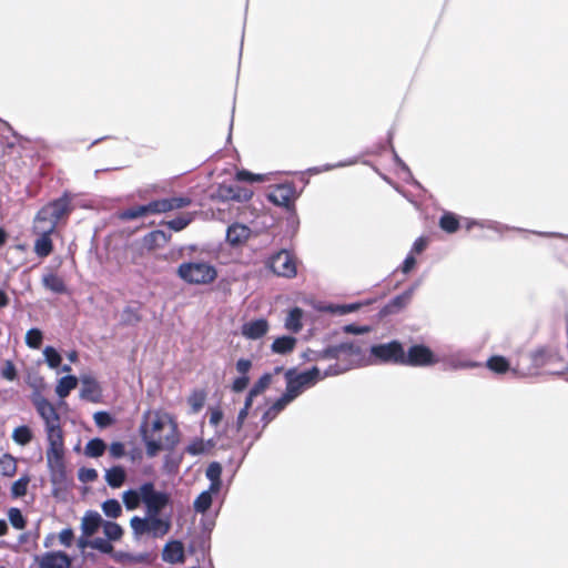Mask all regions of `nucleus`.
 Returning a JSON list of instances; mask_svg holds the SVG:
<instances>
[{
    "instance_id": "1",
    "label": "nucleus",
    "mask_w": 568,
    "mask_h": 568,
    "mask_svg": "<svg viewBox=\"0 0 568 568\" xmlns=\"http://www.w3.org/2000/svg\"><path fill=\"white\" fill-rule=\"evenodd\" d=\"M74 194L64 191L61 196L43 205L33 220V232L38 235L33 248H54L57 240H61L60 224L67 223L74 211Z\"/></svg>"
},
{
    "instance_id": "2",
    "label": "nucleus",
    "mask_w": 568,
    "mask_h": 568,
    "mask_svg": "<svg viewBox=\"0 0 568 568\" xmlns=\"http://www.w3.org/2000/svg\"><path fill=\"white\" fill-rule=\"evenodd\" d=\"M133 539L140 541L143 536L154 539L163 538L172 528V509L168 514H156L140 517L134 515L130 519Z\"/></svg>"
},
{
    "instance_id": "3",
    "label": "nucleus",
    "mask_w": 568,
    "mask_h": 568,
    "mask_svg": "<svg viewBox=\"0 0 568 568\" xmlns=\"http://www.w3.org/2000/svg\"><path fill=\"white\" fill-rule=\"evenodd\" d=\"M176 275L186 284L206 285L216 280L217 270L210 262H205L203 260H190L182 262L176 267Z\"/></svg>"
},
{
    "instance_id": "4",
    "label": "nucleus",
    "mask_w": 568,
    "mask_h": 568,
    "mask_svg": "<svg viewBox=\"0 0 568 568\" xmlns=\"http://www.w3.org/2000/svg\"><path fill=\"white\" fill-rule=\"evenodd\" d=\"M438 225L440 230L448 234L456 233L462 226H464L467 231H470L474 226L488 227L500 234L504 231H510V229L507 225L500 224L498 222L486 221L481 223L474 219L462 217L458 214L450 211L443 212V214L439 217Z\"/></svg>"
},
{
    "instance_id": "5",
    "label": "nucleus",
    "mask_w": 568,
    "mask_h": 568,
    "mask_svg": "<svg viewBox=\"0 0 568 568\" xmlns=\"http://www.w3.org/2000/svg\"><path fill=\"white\" fill-rule=\"evenodd\" d=\"M403 355L404 344L398 339L372 344L366 356V366L379 364L402 365Z\"/></svg>"
},
{
    "instance_id": "6",
    "label": "nucleus",
    "mask_w": 568,
    "mask_h": 568,
    "mask_svg": "<svg viewBox=\"0 0 568 568\" xmlns=\"http://www.w3.org/2000/svg\"><path fill=\"white\" fill-rule=\"evenodd\" d=\"M296 251H273L265 263L266 268L277 276L293 278L297 274L300 260L295 255Z\"/></svg>"
},
{
    "instance_id": "7",
    "label": "nucleus",
    "mask_w": 568,
    "mask_h": 568,
    "mask_svg": "<svg viewBox=\"0 0 568 568\" xmlns=\"http://www.w3.org/2000/svg\"><path fill=\"white\" fill-rule=\"evenodd\" d=\"M301 196V191L296 190L293 181H285L274 186L273 191L266 193V200L275 206L283 207L285 211L293 210L295 201Z\"/></svg>"
},
{
    "instance_id": "8",
    "label": "nucleus",
    "mask_w": 568,
    "mask_h": 568,
    "mask_svg": "<svg viewBox=\"0 0 568 568\" xmlns=\"http://www.w3.org/2000/svg\"><path fill=\"white\" fill-rule=\"evenodd\" d=\"M528 357L530 359V366L527 375L532 374V371L537 372L547 365L564 362L559 347L554 344L539 345L529 352Z\"/></svg>"
},
{
    "instance_id": "9",
    "label": "nucleus",
    "mask_w": 568,
    "mask_h": 568,
    "mask_svg": "<svg viewBox=\"0 0 568 568\" xmlns=\"http://www.w3.org/2000/svg\"><path fill=\"white\" fill-rule=\"evenodd\" d=\"M437 362L438 357L434 351L423 343L413 344L407 351L404 348L402 359V365L404 366L427 367L435 365Z\"/></svg>"
},
{
    "instance_id": "10",
    "label": "nucleus",
    "mask_w": 568,
    "mask_h": 568,
    "mask_svg": "<svg viewBox=\"0 0 568 568\" xmlns=\"http://www.w3.org/2000/svg\"><path fill=\"white\" fill-rule=\"evenodd\" d=\"M152 488L142 495V504L144 505L145 516L162 514L161 511L172 509L173 499L171 494L164 489H155V484L151 480Z\"/></svg>"
},
{
    "instance_id": "11",
    "label": "nucleus",
    "mask_w": 568,
    "mask_h": 568,
    "mask_svg": "<svg viewBox=\"0 0 568 568\" xmlns=\"http://www.w3.org/2000/svg\"><path fill=\"white\" fill-rule=\"evenodd\" d=\"M253 196V191L247 186H242L235 182L226 184L221 183L210 194L212 200L221 202L233 201L236 203H246Z\"/></svg>"
},
{
    "instance_id": "12",
    "label": "nucleus",
    "mask_w": 568,
    "mask_h": 568,
    "mask_svg": "<svg viewBox=\"0 0 568 568\" xmlns=\"http://www.w3.org/2000/svg\"><path fill=\"white\" fill-rule=\"evenodd\" d=\"M285 390L284 394L292 403L301 396L306 389L313 387L308 377L297 367H290L284 372Z\"/></svg>"
},
{
    "instance_id": "13",
    "label": "nucleus",
    "mask_w": 568,
    "mask_h": 568,
    "mask_svg": "<svg viewBox=\"0 0 568 568\" xmlns=\"http://www.w3.org/2000/svg\"><path fill=\"white\" fill-rule=\"evenodd\" d=\"M216 523L211 519L201 518L200 519V532L196 534L187 545V551L191 555H195L196 552H201L202 558L204 559L210 555L211 551V535L215 528Z\"/></svg>"
},
{
    "instance_id": "14",
    "label": "nucleus",
    "mask_w": 568,
    "mask_h": 568,
    "mask_svg": "<svg viewBox=\"0 0 568 568\" xmlns=\"http://www.w3.org/2000/svg\"><path fill=\"white\" fill-rule=\"evenodd\" d=\"M422 278L413 282L400 294L393 296L377 313V318L383 320L389 315L400 313L412 301L415 291L420 286Z\"/></svg>"
},
{
    "instance_id": "15",
    "label": "nucleus",
    "mask_w": 568,
    "mask_h": 568,
    "mask_svg": "<svg viewBox=\"0 0 568 568\" xmlns=\"http://www.w3.org/2000/svg\"><path fill=\"white\" fill-rule=\"evenodd\" d=\"M38 568H71L73 557L64 550H49L33 557Z\"/></svg>"
},
{
    "instance_id": "16",
    "label": "nucleus",
    "mask_w": 568,
    "mask_h": 568,
    "mask_svg": "<svg viewBox=\"0 0 568 568\" xmlns=\"http://www.w3.org/2000/svg\"><path fill=\"white\" fill-rule=\"evenodd\" d=\"M79 379L82 384L80 398L91 403H101L103 390L99 381L91 374H82Z\"/></svg>"
},
{
    "instance_id": "17",
    "label": "nucleus",
    "mask_w": 568,
    "mask_h": 568,
    "mask_svg": "<svg viewBox=\"0 0 568 568\" xmlns=\"http://www.w3.org/2000/svg\"><path fill=\"white\" fill-rule=\"evenodd\" d=\"M214 496L206 490H202L193 500V510L201 515V518L211 519L216 523L219 517L221 505L215 510H211Z\"/></svg>"
},
{
    "instance_id": "18",
    "label": "nucleus",
    "mask_w": 568,
    "mask_h": 568,
    "mask_svg": "<svg viewBox=\"0 0 568 568\" xmlns=\"http://www.w3.org/2000/svg\"><path fill=\"white\" fill-rule=\"evenodd\" d=\"M255 235L256 233L253 232L246 224L239 222L232 223L225 231V240L233 247L244 245L246 241Z\"/></svg>"
},
{
    "instance_id": "19",
    "label": "nucleus",
    "mask_w": 568,
    "mask_h": 568,
    "mask_svg": "<svg viewBox=\"0 0 568 568\" xmlns=\"http://www.w3.org/2000/svg\"><path fill=\"white\" fill-rule=\"evenodd\" d=\"M332 349L334 353L335 359L339 358V355L344 353L347 356H355V359H351L354 362L356 367L366 366V354L356 343L352 341L342 342L339 344L332 345Z\"/></svg>"
},
{
    "instance_id": "20",
    "label": "nucleus",
    "mask_w": 568,
    "mask_h": 568,
    "mask_svg": "<svg viewBox=\"0 0 568 568\" xmlns=\"http://www.w3.org/2000/svg\"><path fill=\"white\" fill-rule=\"evenodd\" d=\"M113 560L118 564H145L152 566L158 560V554L153 551H144L140 554H133L124 550H116L113 554Z\"/></svg>"
},
{
    "instance_id": "21",
    "label": "nucleus",
    "mask_w": 568,
    "mask_h": 568,
    "mask_svg": "<svg viewBox=\"0 0 568 568\" xmlns=\"http://www.w3.org/2000/svg\"><path fill=\"white\" fill-rule=\"evenodd\" d=\"M393 136H394V133L392 130L388 131L387 133V141H386V146L384 148V150H389L393 154V161L395 163V165L403 172L406 174V178L404 179L406 183L410 184L412 186L416 187V189H419V190H423L425 191V189L423 187V185L414 178L409 166L402 160V158L397 154L395 148H394V144H393Z\"/></svg>"
},
{
    "instance_id": "22",
    "label": "nucleus",
    "mask_w": 568,
    "mask_h": 568,
    "mask_svg": "<svg viewBox=\"0 0 568 568\" xmlns=\"http://www.w3.org/2000/svg\"><path fill=\"white\" fill-rule=\"evenodd\" d=\"M270 329L268 321L265 317H258L247 321L241 326V334L251 341L264 337Z\"/></svg>"
},
{
    "instance_id": "23",
    "label": "nucleus",
    "mask_w": 568,
    "mask_h": 568,
    "mask_svg": "<svg viewBox=\"0 0 568 568\" xmlns=\"http://www.w3.org/2000/svg\"><path fill=\"white\" fill-rule=\"evenodd\" d=\"M374 300H367L365 302H353V303H344V304H335V303H326L316 305L315 308L317 311L328 313L332 315H346L349 313L357 312L364 305H368L373 303Z\"/></svg>"
},
{
    "instance_id": "24",
    "label": "nucleus",
    "mask_w": 568,
    "mask_h": 568,
    "mask_svg": "<svg viewBox=\"0 0 568 568\" xmlns=\"http://www.w3.org/2000/svg\"><path fill=\"white\" fill-rule=\"evenodd\" d=\"M151 480L143 481L138 487L128 488L122 493V501L126 510H134L142 503V495L151 489Z\"/></svg>"
},
{
    "instance_id": "25",
    "label": "nucleus",
    "mask_w": 568,
    "mask_h": 568,
    "mask_svg": "<svg viewBox=\"0 0 568 568\" xmlns=\"http://www.w3.org/2000/svg\"><path fill=\"white\" fill-rule=\"evenodd\" d=\"M485 365L490 372H493L497 375H503L507 372H511L513 375L516 377H526L527 376V373L520 372L517 367L513 368L510 361L503 355H491L486 361Z\"/></svg>"
},
{
    "instance_id": "26",
    "label": "nucleus",
    "mask_w": 568,
    "mask_h": 568,
    "mask_svg": "<svg viewBox=\"0 0 568 568\" xmlns=\"http://www.w3.org/2000/svg\"><path fill=\"white\" fill-rule=\"evenodd\" d=\"M50 481L52 484L51 495L55 499H62V491L73 485V479L69 477L67 467L51 471Z\"/></svg>"
},
{
    "instance_id": "27",
    "label": "nucleus",
    "mask_w": 568,
    "mask_h": 568,
    "mask_svg": "<svg viewBox=\"0 0 568 568\" xmlns=\"http://www.w3.org/2000/svg\"><path fill=\"white\" fill-rule=\"evenodd\" d=\"M184 546L180 539H170L162 549V560L175 565L184 560Z\"/></svg>"
},
{
    "instance_id": "28",
    "label": "nucleus",
    "mask_w": 568,
    "mask_h": 568,
    "mask_svg": "<svg viewBox=\"0 0 568 568\" xmlns=\"http://www.w3.org/2000/svg\"><path fill=\"white\" fill-rule=\"evenodd\" d=\"M291 402L284 394H281L274 403L263 413L261 417L262 429L266 428L270 423H272L278 414H281Z\"/></svg>"
},
{
    "instance_id": "29",
    "label": "nucleus",
    "mask_w": 568,
    "mask_h": 568,
    "mask_svg": "<svg viewBox=\"0 0 568 568\" xmlns=\"http://www.w3.org/2000/svg\"><path fill=\"white\" fill-rule=\"evenodd\" d=\"M297 342V338L292 334L277 336L271 344V352L282 356L288 355L295 349Z\"/></svg>"
},
{
    "instance_id": "30",
    "label": "nucleus",
    "mask_w": 568,
    "mask_h": 568,
    "mask_svg": "<svg viewBox=\"0 0 568 568\" xmlns=\"http://www.w3.org/2000/svg\"><path fill=\"white\" fill-rule=\"evenodd\" d=\"M171 237L172 235L169 231L163 229L152 230L143 236L141 248H162Z\"/></svg>"
},
{
    "instance_id": "31",
    "label": "nucleus",
    "mask_w": 568,
    "mask_h": 568,
    "mask_svg": "<svg viewBox=\"0 0 568 568\" xmlns=\"http://www.w3.org/2000/svg\"><path fill=\"white\" fill-rule=\"evenodd\" d=\"M103 523L104 519L97 510L89 509L82 517L80 528L83 535L91 536L95 534L100 527L103 526Z\"/></svg>"
},
{
    "instance_id": "32",
    "label": "nucleus",
    "mask_w": 568,
    "mask_h": 568,
    "mask_svg": "<svg viewBox=\"0 0 568 568\" xmlns=\"http://www.w3.org/2000/svg\"><path fill=\"white\" fill-rule=\"evenodd\" d=\"M45 433L48 448L62 450L64 449L63 432L59 422L47 423Z\"/></svg>"
},
{
    "instance_id": "33",
    "label": "nucleus",
    "mask_w": 568,
    "mask_h": 568,
    "mask_svg": "<svg viewBox=\"0 0 568 568\" xmlns=\"http://www.w3.org/2000/svg\"><path fill=\"white\" fill-rule=\"evenodd\" d=\"M195 213H182L174 219L169 221H161L160 225L165 226L164 231H169L172 234L173 232H180L189 226L194 220Z\"/></svg>"
},
{
    "instance_id": "34",
    "label": "nucleus",
    "mask_w": 568,
    "mask_h": 568,
    "mask_svg": "<svg viewBox=\"0 0 568 568\" xmlns=\"http://www.w3.org/2000/svg\"><path fill=\"white\" fill-rule=\"evenodd\" d=\"M42 285L48 291L58 295L67 294L69 292L63 278L53 272H50L42 276Z\"/></svg>"
},
{
    "instance_id": "35",
    "label": "nucleus",
    "mask_w": 568,
    "mask_h": 568,
    "mask_svg": "<svg viewBox=\"0 0 568 568\" xmlns=\"http://www.w3.org/2000/svg\"><path fill=\"white\" fill-rule=\"evenodd\" d=\"M126 478V470L124 466L118 464L113 465L109 469L105 470L104 479L112 489L120 488Z\"/></svg>"
},
{
    "instance_id": "36",
    "label": "nucleus",
    "mask_w": 568,
    "mask_h": 568,
    "mask_svg": "<svg viewBox=\"0 0 568 568\" xmlns=\"http://www.w3.org/2000/svg\"><path fill=\"white\" fill-rule=\"evenodd\" d=\"M141 442L145 447V455L149 458H153L158 456L161 450H165L163 446V440L161 437L151 436L146 430L141 429Z\"/></svg>"
},
{
    "instance_id": "37",
    "label": "nucleus",
    "mask_w": 568,
    "mask_h": 568,
    "mask_svg": "<svg viewBox=\"0 0 568 568\" xmlns=\"http://www.w3.org/2000/svg\"><path fill=\"white\" fill-rule=\"evenodd\" d=\"M78 377L72 374H65L58 379L55 385V394L60 398V403L65 404V397L69 396L70 392L77 386Z\"/></svg>"
},
{
    "instance_id": "38",
    "label": "nucleus",
    "mask_w": 568,
    "mask_h": 568,
    "mask_svg": "<svg viewBox=\"0 0 568 568\" xmlns=\"http://www.w3.org/2000/svg\"><path fill=\"white\" fill-rule=\"evenodd\" d=\"M304 311L300 306H294L288 311L285 318V328L293 334H297L303 329Z\"/></svg>"
},
{
    "instance_id": "39",
    "label": "nucleus",
    "mask_w": 568,
    "mask_h": 568,
    "mask_svg": "<svg viewBox=\"0 0 568 568\" xmlns=\"http://www.w3.org/2000/svg\"><path fill=\"white\" fill-rule=\"evenodd\" d=\"M513 232L518 234L520 237L527 240L526 244H536L535 242L529 241L532 236H538L542 239H560L564 242L568 243V234L557 233V232H535L525 229H511Z\"/></svg>"
},
{
    "instance_id": "40",
    "label": "nucleus",
    "mask_w": 568,
    "mask_h": 568,
    "mask_svg": "<svg viewBox=\"0 0 568 568\" xmlns=\"http://www.w3.org/2000/svg\"><path fill=\"white\" fill-rule=\"evenodd\" d=\"M183 453L178 454L174 450L169 452L163 457V471L169 476H175L180 471V466L183 460Z\"/></svg>"
},
{
    "instance_id": "41",
    "label": "nucleus",
    "mask_w": 568,
    "mask_h": 568,
    "mask_svg": "<svg viewBox=\"0 0 568 568\" xmlns=\"http://www.w3.org/2000/svg\"><path fill=\"white\" fill-rule=\"evenodd\" d=\"M45 457L49 473L67 467L64 462V449L58 450L47 448Z\"/></svg>"
},
{
    "instance_id": "42",
    "label": "nucleus",
    "mask_w": 568,
    "mask_h": 568,
    "mask_svg": "<svg viewBox=\"0 0 568 568\" xmlns=\"http://www.w3.org/2000/svg\"><path fill=\"white\" fill-rule=\"evenodd\" d=\"M165 417L168 418L170 425H171V432L165 436L163 440L164 449L168 452L174 450V448L180 443V432L176 422L170 414H165Z\"/></svg>"
},
{
    "instance_id": "43",
    "label": "nucleus",
    "mask_w": 568,
    "mask_h": 568,
    "mask_svg": "<svg viewBox=\"0 0 568 568\" xmlns=\"http://www.w3.org/2000/svg\"><path fill=\"white\" fill-rule=\"evenodd\" d=\"M106 447L104 439L101 437H93L85 444L84 455L89 458H99L104 454Z\"/></svg>"
},
{
    "instance_id": "44",
    "label": "nucleus",
    "mask_w": 568,
    "mask_h": 568,
    "mask_svg": "<svg viewBox=\"0 0 568 568\" xmlns=\"http://www.w3.org/2000/svg\"><path fill=\"white\" fill-rule=\"evenodd\" d=\"M301 358L304 362L321 361V359H335L332 345L324 347L323 349L315 351L306 348L302 354Z\"/></svg>"
},
{
    "instance_id": "45",
    "label": "nucleus",
    "mask_w": 568,
    "mask_h": 568,
    "mask_svg": "<svg viewBox=\"0 0 568 568\" xmlns=\"http://www.w3.org/2000/svg\"><path fill=\"white\" fill-rule=\"evenodd\" d=\"M287 217H286V235L290 237V241H292V237L296 234L298 226H300V219L296 212V206L293 210H287ZM292 242L288 244H283L281 248H292Z\"/></svg>"
},
{
    "instance_id": "46",
    "label": "nucleus",
    "mask_w": 568,
    "mask_h": 568,
    "mask_svg": "<svg viewBox=\"0 0 568 568\" xmlns=\"http://www.w3.org/2000/svg\"><path fill=\"white\" fill-rule=\"evenodd\" d=\"M142 321L139 308L126 305L120 315V324L122 326H136Z\"/></svg>"
},
{
    "instance_id": "47",
    "label": "nucleus",
    "mask_w": 568,
    "mask_h": 568,
    "mask_svg": "<svg viewBox=\"0 0 568 568\" xmlns=\"http://www.w3.org/2000/svg\"><path fill=\"white\" fill-rule=\"evenodd\" d=\"M11 437L16 444L27 446L32 442L34 435L29 425H20L13 429Z\"/></svg>"
},
{
    "instance_id": "48",
    "label": "nucleus",
    "mask_w": 568,
    "mask_h": 568,
    "mask_svg": "<svg viewBox=\"0 0 568 568\" xmlns=\"http://www.w3.org/2000/svg\"><path fill=\"white\" fill-rule=\"evenodd\" d=\"M102 528H103L105 538L110 542L119 541L124 535L123 527L113 520H104Z\"/></svg>"
},
{
    "instance_id": "49",
    "label": "nucleus",
    "mask_w": 568,
    "mask_h": 568,
    "mask_svg": "<svg viewBox=\"0 0 568 568\" xmlns=\"http://www.w3.org/2000/svg\"><path fill=\"white\" fill-rule=\"evenodd\" d=\"M30 480L31 477L29 473L22 474L17 480H14L10 489L11 497L13 499H18L26 496Z\"/></svg>"
},
{
    "instance_id": "50",
    "label": "nucleus",
    "mask_w": 568,
    "mask_h": 568,
    "mask_svg": "<svg viewBox=\"0 0 568 568\" xmlns=\"http://www.w3.org/2000/svg\"><path fill=\"white\" fill-rule=\"evenodd\" d=\"M353 368H356V365L352 361H342V362L331 364L323 372L324 378L332 377V376H338V375L344 374Z\"/></svg>"
},
{
    "instance_id": "51",
    "label": "nucleus",
    "mask_w": 568,
    "mask_h": 568,
    "mask_svg": "<svg viewBox=\"0 0 568 568\" xmlns=\"http://www.w3.org/2000/svg\"><path fill=\"white\" fill-rule=\"evenodd\" d=\"M0 474L8 478L17 474V460L10 453H4L0 457Z\"/></svg>"
},
{
    "instance_id": "52",
    "label": "nucleus",
    "mask_w": 568,
    "mask_h": 568,
    "mask_svg": "<svg viewBox=\"0 0 568 568\" xmlns=\"http://www.w3.org/2000/svg\"><path fill=\"white\" fill-rule=\"evenodd\" d=\"M93 420L98 428L106 429L115 425L116 417L110 410H98L93 414Z\"/></svg>"
},
{
    "instance_id": "53",
    "label": "nucleus",
    "mask_w": 568,
    "mask_h": 568,
    "mask_svg": "<svg viewBox=\"0 0 568 568\" xmlns=\"http://www.w3.org/2000/svg\"><path fill=\"white\" fill-rule=\"evenodd\" d=\"M44 362L51 369H58L62 363L60 352L52 345L44 346L43 351Z\"/></svg>"
},
{
    "instance_id": "54",
    "label": "nucleus",
    "mask_w": 568,
    "mask_h": 568,
    "mask_svg": "<svg viewBox=\"0 0 568 568\" xmlns=\"http://www.w3.org/2000/svg\"><path fill=\"white\" fill-rule=\"evenodd\" d=\"M44 338L43 331L39 327H31L24 336L26 345L31 349H39Z\"/></svg>"
},
{
    "instance_id": "55",
    "label": "nucleus",
    "mask_w": 568,
    "mask_h": 568,
    "mask_svg": "<svg viewBox=\"0 0 568 568\" xmlns=\"http://www.w3.org/2000/svg\"><path fill=\"white\" fill-rule=\"evenodd\" d=\"M7 514L8 520L14 529L22 530L27 527L28 519L20 508L10 507Z\"/></svg>"
},
{
    "instance_id": "56",
    "label": "nucleus",
    "mask_w": 568,
    "mask_h": 568,
    "mask_svg": "<svg viewBox=\"0 0 568 568\" xmlns=\"http://www.w3.org/2000/svg\"><path fill=\"white\" fill-rule=\"evenodd\" d=\"M103 514L112 519H116L122 515V505L116 498H108L101 504Z\"/></svg>"
},
{
    "instance_id": "57",
    "label": "nucleus",
    "mask_w": 568,
    "mask_h": 568,
    "mask_svg": "<svg viewBox=\"0 0 568 568\" xmlns=\"http://www.w3.org/2000/svg\"><path fill=\"white\" fill-rule=\"evenodd\" d=\"M144 216H148L144 204L130 206L119 213V219L122 221H133Z\"/></svg>"
},
{
    "instance_id": "58",
    "label": "nucleus",
    "mask_w": 568,
    "mask_h": 568,
    "mask_svg": "<svg viewBox=\"0 0 568 568\" xmlns=\"http://www.w3.org/2000/svg\"><path fill=\"white\" fill-rule=\"evenodd\" d=\"M206 399V392L205 389H194L191 395L187 397V404L191 407L192 413H199Z\"/></svg>"
},
{
    "instance_id": "59",
    "label": "nucleus",
    "mask_w": 568,
    "mask_h": 568,
    "mask_svg": "<svg viewBox=\"0 0 568 568\" xmlns=\"http://www.w3.org/2000/svg\"><path fill=\"white\" fill-rule=\"evenodd\" d=\"M145 205L146 215L170 212L168 197L152 200Z\"/></svg>"
},
{
    "instance_id": "60",
    "label": "nucleus",
    "mask_w": 568,
    "mask_h": 568,
    "mask_svg": "<svg viewBox=\"0 0 568 568\" xmlns=\"http://www.w3.org/2000/svg\"><path fill=\"white\" fill-rule=\"evenodd\" d=\"M477 367H481V363L473 359H459L452 357L447 361V369L449 371L473 369Z\"/></svg>"
},
{
    "instance_id": "61",
    "label": "nucleus",
    "mask_w": 568,
    "mask_h": 568,
    "mask_svg": "<svg viewBox=\"0 0 568 568\" xmlns=\"http://www.w3.org/2000/svg\"><path fill=\"white\" fill-rule=\"evenodd\" d=\"M165 414L166 413H161L160 410L154 412L153 419L151 420V425L148 427L146 433L151 436L160 434L164 429L166 423H169Z\"/></svg>"
},
{
    "instance_id": "62",
    "label": "nucleus",
    "mask_w": 568,
    "mask_h": 568,
    "mask_svg": "<svg viewBox=\"0 0 568 568\" xmlns=\"http://www.w3.org/2000/svg\"><path fill=\"white\" fill-rule=\"evenodd\" d=\"M37 413L43 419L44 425H47V423L60 420L59 413L57 412L55 407L50 402H48V404L41 406L40 410H37Z\"/></svg>"
},
{
    "instance_id": "63",
    "label": "nucleus",
    "mask_w": 568,
    "mask_h": 568,
    "mask_svg": "<svg viewBox=\"0 0 568 568\" xmlns=\"http://www.w3.org/2000/svg\"><path fill=\"white\" fill-rule=\"evenodd\" d=\"M92 549L98 550L103 555H109L113 559V554L116 551L113 549L112 544L102 537H95L92 539Z\"/></svg>"
},
{
    "instance_id": "64",
    "label": "nucleus",
    "mask_w": 568,
    "mask_h": 568,
    "mask_svg": "<svg viewBox=\"0 0 568 568\" xmlns=\"http://www.w3.org/2000/svg\"><path fill=\"white\" fill-rule=\"evenodd\" d=\"M272 375L268 372H264L251 386L258 395L263 394L272 384Z\"/></svg>"
}]
</instances>
